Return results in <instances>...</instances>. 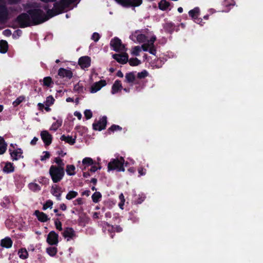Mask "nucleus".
Masks as SVG:
<instances>
[{
	"label": "nucleus",
	"instance_id": "f257e3e1",
	"mask_svg": "<svg viewBox=\"0 0 263 263\" xmlns=\"http://www.w3.org/2000/svg\"><path fill=\"white\" fill-rule=\"evenodd\" d=\"M31 18V26L32 25H37L44 23V22L49 20L48 14L46 15L43 10L38 8L33 9H29L27 10Z\"/></svg>",
	"mask_w": 263,
	"mask_h": 263
},
{
	"label": "nucleus",
	"instance_id": "f03ea898",
	"mask_svg": "<svg viewBox=\"0 0 263 263\" xmlns=\"http://www.w3.org/2000/svg\"><path fill=\"white\" fill-rule=\"evenodd\" d=\"M49 175L54 183H57L62 180L65 174L64 168L57 167L56 165H51L49 167Z\"/></svg>",
	"mask_w": 263,
	"mask_h": 263
},
{
	"label": "nucleus",
	"instance_id": "7ed1b4c3",
	"mask_svg": "<svg viewBox=\"0 0 263 263\" xmlns=\"http://www.w3.org/2000/svg\"><path fill=\"white\" fill-rule=\"evenodd\" d=\"M15 21L20 28H23L31 26V18L27 12L20 14L16 16Z\"/></svg>",
	"mask_w": 263,
	"mask_h": 263
},
{
	"label": "nucleus",
	"instance_id": "20e7f679",
	"mask_svg": "<svg viewBox=\"0 0 263 263\" xmlns=\"http://www.w3.org/2000/svg\"><path fill=\"white\" fill-rule=\"evenodd\" d=\"M124 159L123 157H121L120 159H112L110 162L108 163V171L117 170V171H125L124 167Z\"/></svg>",
	"mask_w": 263,
	"mask_h": 263
},
{
	"label": "nucleus",
	"instance_id": "39448f33",
	"mask_svg": "<svg viewBox=\"0 0 263 263\" xmlns=\"http://www.w3.org/2000/svg\"><path fill=\"white\" fill-rule=\"evenodd\" d=\"M54 3L53 8L47 11L49 20L50 18L56 16V15L62 13L66 8L64 3H62V0H61L59 2H57L56 1Z\"/></svg>",
	"mask_w": 263,
	"mask_h": 263
},
{
	"label": "nucleus",
	"instance_id": "423d86ee",
	"mask_svg": "<svg viewBox=\"0 0 263 263\" xmlns=\"http://www.w3.org/2000/svg\"><path fill=\"white\" fill-rule=\"evenodd\" d=\"M110 46L114 51L117 52L126 51L125 45L122 44L121 39L117 37H115L111 40Z\"/></svg>",
	"mask_w": 263,
	"mask_h": 263
},
{
	"label": "nucleus",
	"instance_id": "0eeeda50",
	"mask_svg": "<svg viewBox=\"0 0 263 263\" xmlns=\"http://www.w3.org/2000/svg\"><path fill=\"white\" fill-rule=\"evenodd\" d=\"M107 122V117L104 116L99 121L94 122L92 124V128L96 131H102L106 128Z\"/></svg>",
	"mask_w": 263,
	"mask_h": 263
},
{
	"label": "nucleus",
	"instance_id": "6e6552de",
	"mask_svg": "<svg viewBox=\"0 0 263 263\" xmlns=\"http://www.w3.org/2000/svg\"><path fill=\"white\" fill-rule=\"evenodd\" d=\"M59 234L54 231H51L48 234L46 241L50 245H55L59 243Z\"/></svg>",
	"mask_w": 263,
	"mask_h": 263
},
{
	"label": "nucleus",
	"instance_id": "1a4fd4ad",
	"mask_svg": "<svg viewBox=\"0 0 263 263\" xmlns=\"http://www.w3.org/2000/svg\"><path fill=\"white\" fill-rule=\"evenodd\" d=\"M9 152L11 157V160L13 161H16L20 159H23L24 158L23 155V150L21 148H16L14 150H12V149L9 148Z\"/></svg>",
	"mask_w": 263,
	"mask_h": 263
},
{
	"label": "nucleus",
	"instance_id": "9d476101",
	"mask_svg": "<svg viewBox=\"0 0 263 263\" xmlns=\"http://www.w3.org/2000/svg\"><path fill=\"white\" fill-rule=\"evenodd\" d=\"M112 57L117 62L122 64L128 62V55L126 51H124L122 54H114Z\"/></svg>",
	"mask_w": 263,
	"mask_h": 263
},
{
	"label": "nucleus",
	"instance_id": "9b49d317",
	"mask_svg": "<svg viewBox=\"0 0 263 263\" xmlns=\"http://www.w3.org/2000/svg\"><path fill=\"white\" fill-rule=\"evenodd\" d=\"M91 60L90 57L85 55L79 58L78 63L82 69L87 68L91 65Z\"/></svg>",
	"mask_w": 263,
	"mask_h": 263
},
{
	"label": "nucleus",
	"instance_id": "f8f14e48",
	"mask_svg": "<svg viewBox=\"0 0 263 263\" xmlns=\"http://www.w3.org/2000/svg\"><path fill=\"white\" fill-rule=\"evenodd\" d=\"M58 75L62 79L70 80L73 77V72L70 69L60 68L58 70Z\"/></svg>",
	"mask_w": 263,
	"mask_h": 263
},
{
	"label": "nucleus",
	"instance_id": "ddd939ff",
	"mask_svg": "<svg viewBox=\"0 0 263 263\" xmlns=\"http://www.w3.org/2000/svg\"><path fill=\"white\" fill-rule=\"evenodd\" d=\"M41 137L45 146H49L51 144L52 140V136L49 134L48 132L46 130L41 132Z\"/></svg>",
	"mask_w": 263,
	"mask_h": 263
},
{
	"label": "nucleus",
	"instance_id": "4468645a",
	"mask_svg": "<svg viewBox=\"0 0 263 263\" xmlns=\"http://www.w3.org/2000/svg\"><path fill=\"white\" fill-rule=\"evenodd\" d=\"M63 236L67 238V241L73 239L74 237L76 236V232L71 227H66L62 233Z\"/></svg>",
	"mask_w": 263,
	"mask_h": 263
},
{
	"label": "nucleus",
	"instance_id": "2eb2a0df",
	"mask_svg": "<svg viewBox=\"0 0 263 263\" xmlns=\"http://www.w3.org/2000/svg\"><path fill=\"white\" fill-rule=\"evenodd\" d=\"M106 84V82L105 80H101L98 82L95 83L91 87V92L96 93L97 91L100 90L102 87L105 86Z\"/></svg>",
	"mask_w": 263,
	"mask_h": 263
},
{
	"label": "nucleus",
	"instance_id": "dca6fc26",
	"mask_svg": "<svg viewBox=\"0 0 263 263\" xmlns=\"http://www.w3.org/2000/svg\"><path fill=\"white\" fill-rule=\"evenodd\" d=\"M118 3L122 4L123 6H127V5L131 4L134 7L139 6L142 3V0H115Z\"/></svg>",
	"mask_w": 263,
	"mask_h": 263
},
{
	"label": "nucleus",
	"instance_id": "f3484780",
	"mask_svg": "<svg viewBox=\"0 0 263 263\" xmlns=\"http://www.w3.org/2000/svg\"><path fill=\"white\" fill-rule=\"evenodd\" d=\"M125 82L127 83H132V86L133 84H139V82L136 80V77L135 75L134 72H130L126 73L125 76Z\"/></svg>",
	"mask_w": 263,
	"mask_h": 263
},
{
	"label": "nucleus",
	"instance_id": "a211bd4d",
	"mask_svg": "<svg viewBox=\"0 0 263 263\" xmlns=\"http://www.w3.org/2000/svg\"><path fill=\"white\" fill-rule=\"evenodd\" d=\"M123 89V86L122 85L121 81L119 80H116L115 81V83L112 85L111 88V93L116 94L118 93L119 91H121Z\"/></svg>",
	"mask_w": 263,
	"mask_h": 263
},
{
	"label": "nucleus",
	"instance_id": "6ab92c4d",
	"mask_svg": "<svg viewBox=\"0 0 263 263\" xmlns=\"http://www.w3.org/2000/svg\"><path fill=\"white\" fill-rule=\"evenodd\" d=\"M34 215L36 216L39 221L41 222H47L49 219L47 214L43 212H40L39 210L34 211Z\"/></svg>",
	"mask_w": 263,
	"mask_h": 263
},
{
	"label": "nucleus",
	"instance_id": "aec40b11",
	"mask_svg": "<svg viewBox=\"0 0 263 263\" xmlns=\"http://www.w3.org/2000/svg\"><path fill=\"white\" fill-rule=\"evenodd\" d=\"M77 136H75L74 138L70 136H65L63 135L61 136L60 139L62 141H65L66 143L69 144L70 145H73L76 142Z\"/></svg>",
	"mask_w": 263,
	"mask_h": 263
},
{
	"label": "nucleus",
	"instance_id": "412c9836",
	"mask_svg": "<svg viewBox=\"0 0 263 263\" xmlns=\"http://www.w3.org/2000/svg\"><path fill=\"white\" fill-rule=\"evenodd\" d=\"M13 240L9 237H5V238L1 239V247L6 248H10L12 247Z\"/></svg>",
	"mask_w": 263,
	"mask_h": 263
},
{
	"label": "nucleus",
	"instance_id": "4be33fe9",
	"mask_svg": "<svg viewBox=\"0 0 263 263\" xmlns=\"http://www.w3.org/2000/svg\"><path fill=\"white\" fill-rule=\"evenodd\" d=\"M103 228L109 233L110 237L113 238L115 233V226L111 225L107 222H104L103 223Z\"/></svg>",
	"mask_w": 263,
	"mask_h": 263
},
{
	"label": "nucleus",
	"instance_id": "5701e85b",
	"mask_svg": "<svg viewBox=\"0 0 263 263\" xmlns=\"http://www.w3.org/2000/svg\"><path fill=\"white\" fill-rule=\"evenodd\" d=\"M2 2V0H1ZM9 18V13L4 4H1V23L8 20Z\"/></svg>",
	"mask_w": 263,
	"mask_h": 263
},
{
	"label": "nucleus",
	"instance_id": "b1692460",
	"mask_svg": "<svg viewBox=\"0 0 263 263\" xmlns=\"http://www.w3.org/2000/svg\"><path fill=\"white\" fill-rule=\"evenodd\" d=\"M5 164L4 167L3 168V171L6 174L12 173L14 172V165L13 163L7 162H4Z\"/></svg>",
	"mask_w": 263,
	"mask_h": 263
},
{
	"label": "nucleus",
	"instance_id": "393cba45",
	"mask_svg": "<svg viewBox=\"0 0 263 263\" xmlns=\"http://www.w3.org/2000/svg\"><path fill=\"white\" fill-rule=\"evenodd\" d=\"M200 13V10L199 7H196L194 9L191 10L189 12V14L192 19L195 21L198 20V17Z\"/></svg>",
	"mask_w": 263,
	"mask_h": 263
},
{
	"label": "nucleus",
	"instance_id": "a878e982",
	"mask_svg": "<svg viewBox=\"0 0 263 263\" xmlns=\"http://www.w3.org/2000/svg\"><path fill=\"white\" fill-rule=\"evenodd\" d=\"M93 164H95V162L92 158H90V157H85L82 160V165L84 166L82 167V170L86 171L87 166H90V165Z\"/></svg>",
	"mask_w": 263,
	"mask_h": 263
},
{
	"label": "nucleus",
	"instance_id": "bb28decb",
	"mask_svg": "<svg viewBox=\"0 0 263 263\" xmlns=\"http://www.w3.org/2000/svg\"><path fill=\"white\" fill-rule=\"evenodd\" d=\"M43 82V86H46L48 87H51L53 84L52 78L49 76L44 77Z\"/></svg>",
	"mask_w": 263,
	"mask_h": 263
},
{
	"label": "nucleus",
	"instance_id": "cd10ccee",
	"mask_svg": "<svg viewBox=\"0 0 263 263\" xmlns=\"http://www.w3.org/2000/svg\"><path fill=\"white\" fill-rule=\"evenodd\" d=\"M170 4L168 2V1H167L166 0H161L159 3L158 6L159 9L164 11L168 9V8L170 6Z\"/></svg>",
	"mask_w": 263,
	"mask_h": 263
},
{
	"label": "nucleus",
	"instance_id": "c85d7f7f",
	"mask_svg": "<svg viewBox=\"0 0 263 263\" xmlns=\"http://www.w3.org/2000/svg\"><path fill=\"white\" fill-rule=\"evenodd\" d=\"M164 62L163 59H157L155 60L152 63V66L156 68H160L164 64Z\"/></svg>",
	"mask_w": 263,
	"mask_h": 263
},
{
	"label": "nucleus",
	"instance_id": "c756f323",
	"mask_svg": "<svg viewBox=\"0 0 263 263\" xmlns=\"http://www.w3.org/2000/svg\"><path fill=\"white\" fill-rule=\"evenodd\" d=\"M73 90L77 91L79 93H84V88L83 83L79 82L75 84L73 86Z\"/></svg>",
	"mask_w": 263,
	"mask_h": 263
},
{
	"label": "nucleus",
	"instance_id": "7c9ffc66",
	"mask_svg": "<svg viewBox=\"0 0 263 263\" xmlns=\"http://www.w3.org/2000/svg\"><path fill=\"white\" fill-rule=\"evenodd\" d=\"M76 167L73 164H67L66 167V172L68 175H73L75 173Z\"/></svg>",
	"mask_w": 263,
	"mask_h": 263
},
{
	"label": "nucleus",
	"instance_id": "2f4dec72",
	"mask_svg": "<svg viewBox=\"0 0 263 263\" xmlns=\"http://www.w3.org/2000/svg\"><path fill=\"white\" fill-rule=\"evenodd\" d=\"M57 252L58 249L55 247H49L46 249V253H48L50 256H55Z\"/></svg>",
	"mask_w": 263,
	"mask_h": 263
},
{
	"label": "nucleus",
	"instance_id": "473e14b6",
	"mask_svg": "<svg viewBox=\"0 0 263 263\" xmlns=\"http://www.w3.org/2000/svg\"><path fill=\"white\" fill-rule=\"evenodd\" d=\"M102 195L100 192H95L91 196V199L95 203H98L102 198Z\"/></svg>",
	"mask_w": 263,
	"mask_h": 263
},
{
	"label": "nucleus",
	"instance_id": "72a5a7b5",
	"mask_svg": "<svg viewBox=\"0 0 263 263\" xmlns=\"http://www.w3.org/2000/svg\"><path fill=\"white\" fill-rule=\"evenodd\" d=\"M137 31L135 32V36L137 39V40L139 43H144L147 41V37L146 36L145 34H137Z\"/></svg>",
	"mask_w": 263,
	"mask_h": 263
},
{
	"label": "nucleus",
	"instance_id": "f704fd0d",
	"mask_svg": "<svg viewBox=\"0 0 263 263\" xmlns=\"http://www.w3.org/2000/svg\"><path fill=\"white\" fill-rule=\"evenodd\" d=\"M40 5L38 3H26L24 5V9L27 11L28 9H35V8L40 7Z\"/></svg>",
	"mask_w": 263,
	"mask_h": 263
},
{
	"label": "nucleus",
	"instance_id": "c9c22d12",
	"mask_svg": "<svg viewBox=\"0 0 263 263\" xmlns=\"http://www.w3.org/2000/svg\"><path fill=\"white\" fill-rule=\"evenodd\" d=\"M9 44L5 40H1V53H5L8 51Z\"/></svg>",
	"mask_w": 263,
	"mask_h": 263
},
{
	"label": "nucleus",
	"instance_id": "e433bc0d",
	"mask_svg": "<svg viewBox=\"0 0 263 263\" xmlns=\"http://www.w3.org/2000/svg\"><path fill=\"white\" fill-rule=\"evenodd\" d=\"M62 190L61 187L58 186V185L54 184L52 185L50 192L52 195L55 196L59 192H61Z\"/></svg>",
	"mask_w": 263,
	"mask_h": 263
},
{
	"label": "nucleus",
	"instance_id": "4c0bfd02",
	"mask_svg": "<svg viewBox=\"0 0 263 263\" xmlns=\"http://www.w3.org/2000/svg\"><path fill=\"white\" fill-rule=\"evenodd\" d=\"M19 257L22 259H26L28 256V253L26 249L22 248L18 252Z\"/></svg>",
	"mask_w": 263,
	"mask_h": 263
},
{
	"label": "nucleus",
	"instance_id": "58836bf2",
	"mask_svg": "<svg viewBox=\"0 0 263 263\" xmlns=\"http://www.w3.org/2000/svg\"><path fill=\"white\" fill-rule=\"evenodd\" d=\"M128 62L129 63L130 66H138L141 63L140 60L138 58H130L128 59Z\"/></svg>",
	"mask_w": 263,
	"mask_h": 263
},
{
	"label": "nucleus",
	"instance_id": "ea45409f",
	"mask_svg": "<svg viewBox=\"0 0 263 263\" xmlns=\"http://www.w3.org/2000/svg\"><path fill=\"white\" fill-rule=\"evenodd\" d=\"M28 186L29 189L33 192L39 191L41 190V187L40 186V185L38 184L35 183H29Z\"/></svg>",
	"mask_w": 263,
	"mask_h": 263
},
{
	"label": "nucleus",
	"instance_id": "a19ab883",
	"mask_svg": "<svg viewBox=\"0 0 263 263\" xmlns=\"http://www.w3.org/2000/svg\"><path fill=\"white\" fill-rule=\"evenodd\" d=\"M8 144L6 142L5 139L1 137V154H3L6 153V151L7 149Z\"/></svg>",
	"mask_w": 263,
	"mask_h": 263
},
{
	"label": "nucleus",
	"instance_id": "79ce46f5",
	"mask_svg": "<svg viewBox=\"0 0 263 263\" xmlns=\"http://www.w3.org/2000/svg\"><path fill=\"white\" fill-rule=\"evenodd\" d=\"M78 195V193L77 192L74 191H70L67 193V194L66 196V198L68 200H70L74 198L77 197Z\"/></svg>",
	"mask_w": 263,
	"mask_h": 263
},
{
	"label": "nucleus",
	"instance_id": "37998d69",
	"mask_svg": "<svg viewBox=\"0 0 263 263\" xmlns=\"http://www.w3.org/2000/svg\"><path fill=\"white\" fill-rule=\"evenodd\" d=\"M62 120H61V119L60 120H59V119L55 122H54L52 124V125L51 126V129H52L53 131H56L57 129H58L59 128V127L62 126Z\"/></svg>",
	"mask_w": 263,
	"mask_h": 263
},
{
	"label": "nucleus",
	"instance_id": "c03bdc74",
	"mask_svg": "<svg viewBox=\"0 0 263 263\" xmlns=\"http://www.w3.org/2000/svg\"><path fill=\"white\" fill-rule=\"evenodd\" d=\"M145 199V197L144 194L139 195L137 198L135 199L134 202L136 204H141L142 202L144 201Z\"/></svg>",
	"mask_w": 263,
	"mask_h": 263
},
{
	"label": "nucleus",
	"instance_id": "a18cd8bd",
	"mask_svg": "<svg viewBox=\"0 0 263 263\" xmlns=\"http://www.w3.org/2000/svg\"><path fill=\"white\" fill-rule=\"evenodd\" d=\"M117 130H119V131H121V130H122L121 126H120L118 125L113 124L110 126V127H109L108 129V132L109 133L114 132L115 131H117Z\"/></svg>",
	"mask_w": 263,
	"mask_h": 263
},
{
	"label": "nucleus",
	"instance_id": "49530a36",
	"mask_svg": "<svg viewBox=\"0 0 263 263\" xmlns=\"http://www.w3.org/2000/svg\"><path fill=\"white\" fill-rule=\"evenodd\" d=\"M53 205V202L50 199H48L43 206V210H46L48 208L51 209Z\"/></svg>",
	"mask_w": 263,
	"mask_h": 263
},
{
	"label": "nucleus",
	"instance_id": "de8ad7c7",
	"mask_svg": "<svg viewBox=\"0 0 263 263\" xmlns=\"http://www.w3.org/2000/svg\"><path fill=\"white\" fill-rule=\"evenodd\" d=\"M54 162L55 163H57L58 165L57 167H60L62 168H64V165L65 164L63 162V160L61 159L60 157H55L54 159Z\"/></svg>",
	"mask_w": 263,
	"mask_h": 263
},
{
	"label": "nucleus",
	"instance_id": "09e8293b",
	"mask_svg": "<svg viewBox=\"0 0 263 263\" xmlns=\"http://www.w3.org/2000/svg\"><path fill=\"white\" fill-rule=\"evenodd\" d=\"M55 100L52 96H49L46 98V105L50 106V105L54 104Z\"/></svg>",
	"mask_w": 263,
	"mask_h": 263
},
{
	"label": "nucleus",
	"instance_id": "8fccbe9b",
	"mask_svg": "<svg viewBox=\"0 0 263 263\" xmlns=\"http://www.w3.org/2000/svg\"><path fill=\"white\" fill-rule=\"evenodd\" d=\"M147 76H148V72L146 70H143L142 72H138L137 74V77L139 79H144Z\"/></svg>",
	"mask_w": 263,
	"mask_h": 263
},
{
	"label": "nucleus",
	"instance_id": "3c124183",
	"mask_svg": "<svg viewBox=\"0 0 263 263\" xmlns=\"http://www.w3.org/2000/svg\"><path fill=\"white\" fill-rule=\"evenodd\" d=\"M141 51V48L139 46H136L133 48L132 53L133 55L138 56L139 55V53Z\"/></svg>",
	"mask_w": 263,
	"mask_h": 263
},
{
	"label": "nucleus",
	"instance_id": "603ef678",
	"mask_svg": "<svg viewBox=\"0 0 263 263\" xmlns=\"http://www.w3.org/2000/svg\"><path fill=\"white\" fill-rule=\"evenodd\" d=\"M24 99L25 98L23 96H20L19 97L17 98V99L13 102V106L16 107L17 105H20V104H21V102L24 100Z\"/></svg>",
	"mask_w": 263,
	"mask_h": 263
},
{
	"label": "nucleus",
	"instance_id": "864d4df0",
	"mask_svg": "<svg viewBox=\"0 0 263 263\" xmlns=\"http://www.w3.org/2000/svg\"><path fill=\"white\" fill-rule=\"evenodd\" d=\"M84 114L85 115V117L86 119H89L91 118L92 116V113L91 110H89V109H86L84 112Z\"/></svg>",
	"mask_w": 263,
	"mask_h": 263
},
{
	"label": "nucleus",
	"instance_id": "5fc2aeb1",
	"mask_svg": "<svg viewBox=\"0 0 263 263\" xmlns=\"http://www.w3.org/2000/svg\"><path fill=\"white\" fill-rule=\"evenodd\" d=\"M54 224L57 230L62 231V223L60 221L59 219H56L54 221Z\"/></svg>",
	"mask_w": 263,
	"mask_h": 263
},
{
	"label": "nucleus",
	"instance_id": "6e6d98bb",
	"mask_svg": "<svg viewBox=\"0 0 263 263\" xmlns=\"http://www.w3.org/2000/svg\"><path fill=\"white\" fill-rule=\"evenodd\" d=\"M44 155L41 156V161H45L49 159L50 154L49 152H43Z\"/></svg>",
	"mask_w": 263,
	"mask_h": 263
},
{
	"label": "nucleus",
	"instance_id": "4d7b16f0",
	"mask_svg": "<svg viewBox=\"0 0 263 263\" xmlns=\"http://www.w3.org/2000/svg\"><path fill=\"white\" fill-rule=\"evenodd\" d=\"M100 38V35L97 32H95L91 35V39L93 40L95 42H98Z\"/></svg>",
	"mask_w": 263,
	"mask_h": 263
},
{
	"label": "nucleus",
	"instance_id": "13d9d810",
	"mask_svg": "<svg viewBox=\"0 0 263 263\" xmlns=\"http://www.w3.org/2000/svg\"><path fill=\"white\" fill-rule=\"evenodd\" d=\"M3 199L4 201H3L2 205L4 207H8V204H9L10 202V198L9 197H5Z\"/></svg>",
	"mask_w": 263,
	"mask_h": 263
},
{
	"label": "nucleus",
	"instance_id": "bf43d9fd",
	"mask_svg": "<svg viewBox=\"0 0 263 263\" xmlns=\"http://www.w3.org/2000/svg\"><path fill=\"white\" fill-rule=\"evenodd\" d=\"M138 171L140 176H141V175H144L146 174V170L142 166H139Z\"/></svg>",
	"mask_w": 263,
	"mask_h": 263
},
{
	"label": "nucleus",
	"instance_id": "052dcab7",
	"mask_svg": "<svg viewBox=\"0 0 263 263\" xmlns=\"http://www.w3.org/2000/svg\"><path fill=\"white\" fill-rule=\"evenodd\" d=\"M174 28V24L172 23H167L165 25V28L168 29L170 31H173Z\"/></svg>",
	"mask_w": 263,
	"mask_h": 263
},
{
	"label": "nucleus",
	"instance_id": "680f3d73",
	"mask_svg": "<svg viewBox=\"0 0 263 263\" xmlns=\"http://www.w3.org/2000/svg\"><path fill=\"white\" fill-rule=\"evenodd\" d=\"M148 52L151 53V54L156 55L157 50L155 45L150 46L149 47Z\"/></svg>",
	"mask_w": 263,
	"mask_h": 263
},
{
	"label": "nucleus",
	"instance_id": "e2e57ef3",
	"mask_svg": "<svg viewBox=\"0 0 263 263\" xmlns=\"http://www.w3.org/2000/svg\"><path fill=\"white\" fill-rule=\"evenodd\" d=\"M156 37L155 35H153L151 38L149 39V40H148L147 42L150 46H154V42L156 41Z\"/></svg>",
	"mask_w": 263,
	"mask_h": 263
},
{
	"label": "nucleus",
	"instance_id": "0e129e2a",
	"mask_svg": "<svg viewBox=\"0 0 263 263\" xmlns=\"http://www.w3.org/2000/svg\"><path fill=\"white\" fill-rule=\"evenodd\" d=\"M62 3H64L65 6L66 7H67L69 6V5L73 3V2H74L76 0H62Z\"/></svg>",
	"mask_w": 263,
	"mask_h": 263
},
{
	"label": "nucleus",
	"instance_id": "69168bd1",
	"mask_svg": "<svg viewBox=\"0 0 263 263\" xmlns=\"http://www.w3.org/2000/svg\"><path fill=\"white\" fill-rule=\"evenodd\" d=\"M149 47H150V45L148 43H145L142 45L141 48L144 51H148Z\"/></svg>",
	"mask_w": 263,
	"mask_h": 263
},
{
	"label": "nucleus",
	"instance_id": "338daca9",
	"mask_svg": "<svg viewBox=\"0 0 263 263\" xmlns=\"http://www.w3.org/2000/svg\"><path fill=\"white\" fill-rule=\"evenodd\" d=\"M91 167H90V168L89 169V171L91 172H95L96 171H97L98 170H100L101 169V166H99V167H97V166L95 165L94 164H92V165H91Z\"/></svg>",
	"mask_w": 263,
	"mask_h": 263
},
{
	"label": "nucleus",
	"instance_id": "774afa93",
	"mask_svg": "<svg viewBox=\"0 0 263 263\" xmlns=\"http://www.w3.org/2000/svg\"><path fill=\"white\" fill-rule=\"evenodd\" d=\"M46 3V4L43 5L42 7L44 10H45L46 11V15H47V11L49 10H51L50 9V7H51V6L49 5V4H48V3Z\"/></svg>",
	"mask_w": 263,
	"mask_h": 263
}]
</instances>
